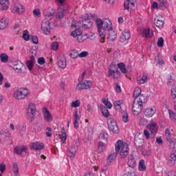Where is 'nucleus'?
<instances>
[{"label":"nucleus","instance_id":"obj_1","mask_svg":"<svg viewBox=\"0 0 176 176\" xmlns=\"http://www.w3.org/2000/svg\"><path fill=\"white\" fill-rule=\"evenodd\" d=\"M96 24L99 35V42L100 43H105V38L107 36V32H108V38L109 41H113L118 36V33L113 30L112 21L109 19H97Z\"/></svg>","mask_w":176,"mask_h":176},{"label":"nucleus","instance_id":"obj_2","mask_svg":"<svg viewBox=\"0 0 176 176\" xmlns=\"http://www.w3.org/2000/svg\"><path fill=\"white\" fill-rule=\"evenodd\" d=\"M116 152L119 153L122 159H124L129 155V144L122 140H118L116 143Z\"/></svg>","mask_w":176,"mask_h":176},{"label":"nucleus","instance_id":"obj_3","mask_svg":"<svg viewBox=\"0 0 176 176\" xmlns=\"http://www.w3.org/2000/svg\"><path fill=\"white\" fill-rule=\"evenodd\" d=\"M30 94H31L30 89L27 88H19L14 91L13 97L15 100L20 101L21 100H25Z\"/></svg>","mask_w":176,"mask_h":176},{"label":"nucleus","instance_id":"obj_4","mask_svg":"<svg viewBox=\"0 0 176 176\" xmlns=\"http://www.w3.org/2000/svg\"><path fill=\"white\" fill-rule=\"evenodd\" d=\"M145 101L146 100H134L132 107V112L134 116H138V115L142 112V104H144Z\"/></svg>","mask_w":176,"mask_h":176},{"label":"nucleus","instance_id":"obj_5","mask_svg":"<svg viewBox=\"0 0 176 176\" xmlns=\"http://www.w3.org/2000/svg\"><path fill=\"white\" fill-rule=\"evenodd\" d=\"M45 16V20H53L56 16V9L52 6H49L43 10Z\"/></svg>","mask_w":176,"mask_h":176},{"label":"nucleus","instance_id":"obj_6","mask_svg":"<svg viewBox=\"0 0 176 176\" xmlns=\"http://www.w3.org/2000/svg\"><path fill=\"white\" fill-rule=\"evenodd\" d=\"M36 112V107L34 103L30 102L28 104L27 115L29 120L32 122L34 118H35V113Z\"/></svg>","mask_w":176,"mask_h":176},{"label":"nucleus","instance_id":"obj_7","mask_svg":"<svg viewBox=\"0 0 176 176\" xmlns=\"http://www.w3.org/2000/svg\"><path fill=\"white\" fill-rule=\"evenodd\" d=\"M109 76H111L113 79H119V78H120V72L113 64L110 65L109 69Z\"/></svg>","mask_w":176,"mask_h":176},{"label":"nucleus","instance_id":"obj_8","mask_svg":"<svg viewBox=\"0 0 176 176\" xmlns=\"http://www.w3.org/2000/svg\"><path fill=\"white\" fill-rule=\"evenodd\" d=\"M107 124L109 126V129L114 134H119V126L114 119L109 118L107 120Z\"/></svg>","mask_w":176,"mask_h":176},{"label":"nucleus","instance_id":"obj_9","mask_svg":"<svg viewBox=\"0 0 176 176\" xmlns=\"http://www.w3.org/2000/svg\"><path fill=\"white\" fill-rule=\"evenodd\" d=\"M93 86V82L90 80H81L76 86V90H87Z\"/></svg>","mask_w":176,"mask_h":176},{"label":"nucleus","instance_id":"obj_10","mask_svg":"<svg viewBox=\"0 0 176 176\" xmlns=\"http://www.w3.org/2000/svg\"><path fill=\"white\" fill-rule=\"evenodd\" d=\"M41 28L43 34L49 35L50 34V30H52L50 28V22L46 19L43 20L41 24Z\"/></svg>","mask_w":176,"mask_h":176},{"label":"nucleus","instance_id":"obj_11","mask_svg":"<svg viewBox=\"0 0 176 176\" xmlns=\"http://www.w3.org/2000/svg\"><path fill=\"white\" fill-rule=\"evenodd\" d=\"M134 101H146V96L144 94H141V88L136 87L133 91Z\"/></svg>","mask_w":176,"mask_h":176},{"label":"nucleus","instance_id":"obj_12","mask_svg":"<svg viewBox=\"0 0 176 176\" xmlns=\"http://www.w3.org/2000/svg\"><path fill=\"white\" fill-rule=\"evenodd\" d=\"M12 68L18 74H25V66L21 61L16 62V64L14 65Z\"/></svg>","mask_w":176,"mask_h":176},{"label":"nucleus","instance_id":"obj_13","mask_svg":"<svg viewBox=\"0 0 176 176\" xmlns=\"http://www.w3.org/2000/svg\"><path fill=\"white\" fill-rule=\"evenodd\" d=\"M147 129H148L152 135H156L159 130V126L156 122H155L153 120H151L150 123L148 124Z\"/></svg>","mask_w":176,"mask_h":176},{"label":"nucleus","instance_id":"obj_14","mask_svg":"<svg viewBox=\"0 0 176 176\" xmlns=\"http://www.w3.org/2000/svg\"><path fill=\"white\" fill-rule=\"evenodd\" d=\"M154 23L158 28H162L164 25V16L163 15L158 14L154 19Z\"/></svg>","mask_w":176,"mask_h":176},{"label":"nucleus","instance_id":"obj_15","mask_svg":"<svg viewBox=\"0 0 176 176\" xmlns=\"http://www.w3.org/2000/svg\"><path fill=\"white\" fill-rule=\"evenodd\" d=\"M42 113L45 122H48L49 123L53 122V116L50 113V111L46 109V107H43L42 109Z\"/></svg>","mask_w":176,"mask_h":176},{"label":"nucleus","instance_id":"obj_16","mask_svg":"<svg viewBox=\"0 0 176 176\" xmlns=\"http://www.w3.org/2000/svg\"><path fill=\"white\" fill-rule=\"evenodd\" d=\"M25 11V8H24V6L19 3H14L13 5L12 12L14 13H17L18 14H23Z\"/></svg>","mask_w":176,"mask_h":176},{"label":"nucleus","instance_id":"obj_17","mask_svg":"<svg viewBox=\"0 0 176 176\" xmlns=\"http://www.w3.org/2000/svg\"><path fill=\"white\" fill-rule=\"evenodd\" d=\"M140 35L143 38H152L153 36V30L149 28H142L140 30Z\"/></svg>","mask_w":176,"mask_h":176},{"label":"nucleus","instance_id":"obj_18","mask_svg":"<svg viewBox=\"0 0 176 176\" xmlns=\"http://www.w3.org/2000/svg\"><path fill=\"white\" fill-rule=\"evenodd\" d=\"M137 0H126L124 3V7L126 10H135V3Z\"/></svg>","mask_w":176,"mask_h":176},{"label":"nucleus","instance_id":"obj_19","mask_svg":"<svg viewBox=\"0 0 176 176\" xmlns=\"http://www.w3.org/2000/svg\"><path fill=\"white\" fill-rule=\"evenodd\" d=\"M73 116H74V129H78V127H79V122L80 121V111L76 110L74 113H73Z\"/></svg>","mask_w":176,"mask_h":176},{"label":"nucleus","instance_id":"obj_20","mask_svg":"<svg viewBox=\"0 0 176 176\" xmlns=\"http://www.w3.org/2000/svg\"><path fill=\"white\" fill-rule=\"evenodd\" d=\"M45 148V145L42 142H34L30 144V149L32 151H42Z\"/></svg>","mask_w":176,"mask_h":176},{"label":"nucleus","instance_id":"obj_21","mask_svg":"<svg viewBox=\"0 0 176 176\" xmlns=\"http://www.w3.org/2000/svg\"><path fill=\"white\" fill-rule=\"evenodd\" d=\"M176 162V154L174 153H171L169 155L166 157V163L168 166L173 167L174 164H175Z\"/></svg>","mask_w":176,"mask_h":176},{"label":"nucleus","instance_id":"obj_22","mask_svg":"<svg viewBox=\"0 0 176 176\" xmlns=\"http://www.w3.org/2000/svg\"><path fill=\"white\" fill-rule=\"evenodd\" d=\"M144 113L146 118H152L156 113V107H148L144 110Z\"/></svg>","mask_w":176,"mask_h":176},{"label":"nucleus","instance_id":"obj_23","mask_svg":"<svg viewBox=\"0 0 176 176\" xmlns=\"http://www.w3.org/2000/svg\"><path fill=\"white\" fill-rule=\"evenodd\" d=\"M131 38V34H130V31L129 30H124L120 36V42H126V41H129Z\"/></svg>","mask_w":176,"mask_h":176},{"label":"nucleus","instance_id":"obj_24","mask_svg":"<svg viewBox=\"0 0 176 176\" xmlns=\"http://www.w3.org/2000/svg\"><path fill=\"white\" fill-rule=\"evenodd\" d=\"M14 153H16V155H21L23 152H25V153H28V148L25 146H16L14 148Z\"/></svg>","mask_w":176,"mask_h":176},{"label":"nucleus","instance_id":"obj_25","mask_svg":"<svg viewBox=\"0 0 176 176\" xmlns=\"http://www.w3.org/2000/svg\"><path fill=\"white\" fill-rule=\"evenodd\" d=\"M25 64L28 69L29 71H32L34 65H35V56H31L30 59L26 61Z\"/></svg>","mask_w":176,"mask_h":176},{"label":"nucleus","instance_id":"obj_26","mask_svg":"<svg viewBox=\"0 0 176 176\" xmlns=\"http://www.w3.org/2000/svg\"><path fill=\"white\" fill-rule=\"evenodd\" d=\"M69 10L67 8H60L58 9V13L56 14V19H61L64 17V14L69 13Z\"/></svg>","mask_w":176,"mask_h":176},{"label":"nucleus","instance_id":"obj_27","mask_svg":"<svg viewBox=\"0 0 176 176\" xmlns=\"http://www.w3.org/2000/svg\"><path fill=\"white\" fill-rule=\"evenodd\" d=\"M9 25V19L6 17L0 19V31L6 30Z\"/></svg>","mask_w":176,"mask_h":176},{"label":"nucleus","instance_id":"obj_28","mask_svg":"<svg viewBox=\"0 0 176 176\" xmlns=\"http://www.w3.org/2000/svg\"><path fill=\"white\" fill-rule=\"evenodd\" d=\"M58 66L62 69H65L67 67V59L64 56H59L58 58Z\"/></svg>","mask_w":176,"mask_h":176},{"label":"nucleus","instance_id":"obj_29","mask_svg":"<svg viewBox=\"0 0 176 176\" xmlns=\"http://www.w3.org/2000/svg\"><path fill=\"white\" fill-rule=\"evenodd\" d=\"M91 19L96 21L97 19L100 18H97V15H91V14H85L82 15V19L85 20V23L87 21H91L90 20H91Z\"/></svg>","mask_w":176,"mask_h":176},{"label":"nucleus","instance_id":"obj_30","mask_svg":"<svg viewBox=\"0 0 176 176\" xmlns=\"http://www.w3.org/2000/svg\"><path fill=\"white\" fill-rule=\"evenodd\" d=\"M127 164L129 167H131V168H134V167H135V164H137V161L135 160V157H134V155H131L128 157Z\"/></svg>","mask_w":176,"mask_h":176},{"label":"nucleus","instance_id":"obj_31","mask_svg":"<svg viewBox=\"0 0 176 176\" xmlns=\"http://www.w3.org/2000/svg\"><path fill=\"white\" fill-rule=\"evenodd\" d=\"M136 82L138 85H145L148 82V76L143 74L137 78Z\"/></svg>","mask_w":176,"mask_h":176},{"label":"nucleus","instance_id":"obj_32","mask_svg":"<svg viewBox=\"0 0 176 176\" xmlns=\"http://www.w3.org/2000/svg\"><path fill=\"white\" fill-rule=\"evenodd\" d=\"M109 135H108V132L107 131H102L98 137L99 141H108V138Z\"/></svg>","mask_w":176,"mask_h":176},{"label":"nucleus","instance_id":"obj_33","mask_svg":"<svg viewBox=\"0 0 176 176\" xmlns=\"http://www.w3.org/2000/svg\"><path fill=\"white\" fill-rule=\"evenodd\" d=\"M82 34V29H80V28H76L74 30H73L71 32V36H72L73 38H76L78 36H80Z\"/></svg>","mask_w":176,"mask_h":176},{"label":"nucleus","instance_id":"obj_34","mask_svg":"<svg viewBox=\"0 0 176 176\" xmlns=\"http://www.w3.org/2000/svg\"><path fill=\"white\" fill-rule=\"evenodd\" d=\"M0 5L2 10H8L9 9V0H0Z\"/></svg>","mask_w":176,"mask_h":176},{"label":"nucleus","instance_id":"obj_35","mask_svg":"<svg viewBox=\"0 0 176 176\" xmlns=\"http://www.w3.org/2000/svg\"><path fill=\"white\" fill-rule=\"evenodd\" d=\"M100 109L102 112V114L104 118H108L109 116V111H108V109L105 107V106L100 104Z\"/></svg>","mask_w":176,"mask_h":176},{"label":"nucleus","instance_id":"obj_36","mask_svg":"<svg viewBox=\"0 0 176 176\" xmlns=\"http://www.w3.org/2000/svg\"><path fill=\"white\" fill-rule=\"evenodd\" d=\"M117 67L119 68L122 74H127V69L124 63H120L117 64Z\"/></svg>","mask_w":176,"mask_h":176},{"label":"nucleus","instance_id":"obj_37","mask_svg":"<svg viewBox=\"0 0 176 176\" xmlns=\"http://www.w3.org/2000/svg\"><path fill=\"white\" fill-rule=\"evenodd\" d=\"M122 104H123V100H116L113 102V105L116 109H117L119 111H122V107L120 106L122 105Z\"/></svg>","mask_w":176,"mask_h":176},{"label":"nucleus","instance_id":"obj_38","mask_svg":"<svg viewBox=\"0 0 176 176\" xmlns=\"http://www.w3.org/2000/svg\"><path fill=\"white\" fill-rule=\"evenodd\" d=\"M79 145H80V142L78 139H76L72 143L69 148V149H76L78 151V148H79Z\"/></svg>","mask_w":176,"mask_h":176},{"label":"nucleus","instance_id":"obj_39","mask_svg":"<svg viewBox=\"0 0 176 176\" xmlns=\"http://www.w3.org/2000/svg\"><path fill=\"white\" fill-rule=\"evenodd\" d=\"M138 170L139 171H145L146 170V166L145 165V161L144 160H141L139 162Z\"/></svg>","mask_w":176,"mask_h":176},{"label":"nucleus","instance_id":"obj_40","mask_svg":"<svg viewBox=\"0 0 176 176\" xmlns=\"http://www.w3.org/2000/svg\"><path fill=\"white\" fill-rule=\"evenodd\" d=\"M1 135L3 137H6V138H10L12 137V134L10 133V131L8 129H3L0 131Z\"/></svg>","mask_w":176,"mask_h":176},{"label":"nucleus","instance_id":"obj_41","mask_svg":"<svg viewBox=\"0 0 176 176\" xmlns=\"http://www.w3.org/2000/svg\"><path fill=\"white\" fill-rule=\"evenodd\" d=\"M168 142L169 144V148L170 149H174V151H176V140H175V138H172L170 140H168Z\"/></svg>","mask_w":176,"mask_h":176},{"label":"nucleus","instance_id":"obj_42","mask_svg":"<svg viewBox=\"0 0 176 176\" xmlns=\"http://www.w3.org/2000/svg\"><path fill=\"white\" fill-rule=\"evenodd\" d=\"M69 56L71 58H78L79 57V52L78 50H73L69 53Z\"/></svg>","mask_w":176,"mask_h":176},{"label":"nucleus","instance_id":"obj_43","mask_svg":"<svg viewBox=\"0 0 176 176\" xmlns=\"http://www.w3.org/2000/svg\"><path fill=\"white\" fill-rule=\"evenodd\" d=\"M102 102H103V104L105 105V107H107V109H112V103H111V102H109L108 98H102Z\"/></svg>","mask_w":176,"mask_h":176},{"label":"nucleus","instance_id":"obj_44","mask_svg":"<svg viewBox=\"0 0 176 176\" xmlns=\"http://www.w3.org/2000/svg\"><path fill=\"white\" fill-rule=\"evenodd\" d=\"M116 156H118V153L116 151L115 153H111L107 158V162L109 163H112L115 159H116Z\"/></svg>","mask_w":176,"mask_h":176},{"label":"nucleus","instance_id":"obj_45","mask_svg":"<svg viewBox=\"0 0 176 176\" xmlns=\"http://www.w3.org/2000/svg\"><path fill=\"white\" fill-rule=\"evenodd\" d=\"M167 8H168V4L167 2L162 1L159 3V10H164V9H167Z\"/></svg>","mask_w":176,"mask_h":176},{"label":"nucleus","instance_id":"obj_46","mask_svg":"<svg viewBox=\"0 0 176 176\" xmlns=\"http://www.w3.org/2000/svg\"><path fill=\"white\" fill-rule=\"evenodd\" d=\"M167 85L168 86H171V85H174L175 82V78L171 74L168 76Z\"/></svg>","mask_w":176,"mask_h":176},{"label":"nucleus","instance_id":"obj_47","mask_svg":"<svg viewBox=\"0 0 176 176\" xmlns=\"http://www.w3.org/2000/svg\"><path fill=\"white\" fill-rule=\"evenodd\" d=\"M0 59L1 63H8V61H9V56L5 53L1 54Z\"/></svg>","mask_w":176,"mask_h":176},{"label":"nucleus","instance_id":"obj_48","mask_svg":"<svg viewBox=\"0 0 176 176\" xmlns=\"http://www.w3.org/2000/svg\"><path fill=\"white\" fill-rule=\"evenodd\" d=\"M91 27H93V22L91 21H88L82 25V28L85 30H89V28H91Z\"/></svg>","mask_w":176,"mask_h":176},{"label":"nucleus","instance_id":"obj_49","mask_svg":"<svg viewBox=\"0 0 176 176\" xmlns=\"http://www.w3.org/2000/svg\"><path fill=\"white\" fill-rule=\"evenodd\" d=\"M151 10L152 12H155V10H160L159 3H157L156 1H153L151 5Z\"/></svg>","mask_w":176,"mask_h":176},{"label":"nucleus","instance_id":"obj_50","mask_svg":"<svg viewBox=\"0 0 176 176\" xmlns=\"http://www.w3.org/2000/svg\"><path fill=\"white\" fill-rule=\"evenodd\" d=\"M106 146L105 144H104V142L100 141L98 146V152H104L105 151Z\"/></svg>","mask_w":176,"mask_h":176},{"label":"nucleus","instance_id":"obj_51","mask_svg":"<svg viewBox=\"0 0 176 176\" xmlns=\"http://www.w3.org/2000/svg\"><path fill=\"white\" fill-rule=\"evenodd\" d=\"M122 120L124 123H127V122H129V114L127 113V111H123L122 113Z\"/></svg>","mask_w":176,"mask_h":176},{"label":"nucleus","instance_id":"obj_52","mask_svg":"<svg viewBox=\"0 0 176 176\" xmlns=\"http://www.w3.org/2000/svg\"><path fill=\"white\" fill-rule=\"evenodd\" d=\"M22 38L24 39V41H30V32L28 30H26L23 31Z\"/></svg>","mask_w":176,"mask_h":176},{"label":"nucleus","instance_id":"obj_53","mask_svg":"<svg viewBox=\"0 0 176 176\" xmlns=\"http://www.w3.org/2000/svg\"><path fill=\"white\" fill-rule=\"evenodd\" d=\"M58 42L57 41H54V42H52L50 45V47H51V50H54V52H56V50H58Z\"/></svg>","mask_w":176,"mask_h":176},{"label":"nucleus","instance_id":"obj_54","mask_svg":"<svg viewBox=\"0 0 176 176\" xmlns=\"http://www.w3.org/2000/svg\"><path fill=\"white\" fill-rule=\"evenodd\" d=\"M70 107H72V108H78V107H80V100H76L72 102Z\"/></svg>","mask_w":176,"mask_h":176},{"label":"nucleus","instance_id":"obj_55","mask_svg":"<svg viewBox=\"0 0 176 176\" xmlns=\"http://www.w3.org/2000/svg\"><path fill=\"white\" fill-rule=\"evenodd\" d=\"M33 15L34 16V17H41V16L42 15L41 12V10L39 8H36L34 10H33Z\"/></svg>","mask_w":176,"mask_h":176},{"label":"nucleus","instance_id":"obj_56","mask_svg":"<svg viewBox=\"0 0 176 176\" xmlns=\"http://www.w3.org/2000/svg\"><path fill=\"white\" fill-rule=\"evenodd\" d=\"M165 137L166 138V141L173 140V138H171V131H170V129H167L165 130Z\"/></svg>","mask_w":176,"mask_h":176},{"label":"nucleus","instance_id":"obj_57","mask_svg":"<svg viewBox=\"0 0 176 176\" xmlns=\"http://www.w3.org/2000/svg\"><path fill=\"white\" fill-rule=\"evenodd\" d=\"M6 171V164L3 162L0 164V176H3L2 174Z\"/></svg>","mask_w":176,"mask_h":176},{"label":"nucleus","instance_id":"obj_58","mask_svg":"<svg viewBox=\"0 0 176 176\" xmlns=\"http://www.w3.org/2000/svg\"><path fill=\"white\" fill-rule=\"evenodd\" d=\"M168 113H169L170 120H173V121L176 120V113L175 112H174V111L168 110Z\"/></svg>","mask_w":176,"mask_h":176},{"label":"nucleus","instance_id":"obj_59","mask_svg":"<svg viewBox=\"0 0 176 176\" xmlns=\"http://www.w3.org/2000/svg\"><path fill=\"white\" fill-rule=\"evenodd\" d=\"M157 45L158 47H163L164 45V40L163 39V37H159L157 39Z\"/></svg>","mask_w":176,"mask_h":176},{"label":"nucleus","instance_id":"obj_60","mask_svg":"<svg viewBox=\"0 0 176 176\" xmlns=\"http://www.w3.org/2000/svg\"><path fill=\"white\" fill-rule=\"evenodd\" d=\"M12 171H13L14 174H15L16 175H17V174H19V165H17L14 162L12 164Z\"/></svg>","mask_w":176,"mask_h":176},{"label":"nucleus","instance_id":"obj_61","mask_svg":"<svg viewBox=\"0 0 176 176\" xmlns=\"http://www.w3.org/2000/svg\"><path fill=\"white\" fill-rule=\"evenodd\" d=\"M171 96H172V98H173V100L174 102L176 103V87L172 88V89H171Z\"/></svg>","mask_w":176,"mask_h":176},{"label":"nucleus","instance_id":"obj_62","mask_svg":"<svg viewBox=\"0 0 176 176\" xmlns=\"http://www.w3.org/2000/svg\"><path fill=\"white\" fill-rule=\"evenodd\" d=\"M87 56H89V52L87 51H82L78 54V57H80V58H84L85 57H87Z\"/></svg>","mask_w":176,"mask_h":176},{"label":"nucleus","instance_id":"obj_63","mask_svg":"<svg viewBox=\"0 0 176 176\" xmlns=\"http://www.w3.org/2000/svg\"><path fill=\"white\" fill-rule=\"evenodd\" d=\"M76 153V148L72 149L69 148V157L72 158V157H75V154Z\"/></svg>","mask_w":176,"mask_h":176},{"label":"nucleus","instance_id":"obj_64","mask_svg":"<svg viewBox=\"0 0 176 176\" xmlns=\"http://www.w3.org/2000/svg\"><path fill=\"white\" fill-rule=\"evenodd\" d=\"M151 153L152 151H151V149L149 148L144 149L142 151V154L144 156H151Z\"/></svg>","mask_w":176,"mask_h":176}]
</instances>
